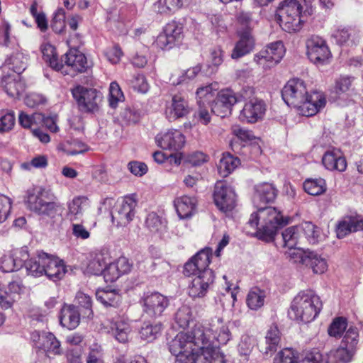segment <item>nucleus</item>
Wrapping results in <instances>:
<instances>
[{"instance_id":"obj_1","label":"nucleus","mask_w":363,"mask_h":363,"mask_svg":"<svg viewBox=\"0 0 363 363\" xmlns=\"http://www.w3.org/2000/svg\"><path fill=\"white\" fill-rule=\"evenodd\" d=\"M284 102L296 109L300 115L310 117L315 115L326 104V99L320 91L308 92L306 83L298 78L289 80L281 91Z\"/></svg>"},{"instance_id":"obj_2","label":"nucleus","mask_w":363,"mask_h":363,"mask_svg":"<svg viewBox=\"0 0 363 363\" xmlns=\"http://www.w3.org/2000/svg\"><path fill=\"white\" fill-rule=\"evenodd\" d=\"M201 337L195 335V326L189 333H178L169 342V350L176 356L175 363H211L210 357L213 350L204 347ZM213 363H222V358L216 352Z\"/></svg>"},{"instance_id":"obj_3","label":"nucleus","mask_w":363,"mask_h":363,"mask_svg":"<svg viewBox=\"0 0 363 363\" xmlns=\"http://www.w3.org/2000/svg\"><path fill=\"white\" fill-rule=\"evenodd\" d=\"M229 322H224L221 317H214L204 323L195 325V335L196 337H201L204 342L203 345L211 350H215L211 354V362L216 359V352L222 358V363H226L223 354L220 352L218 345L214 344L217 341L220 345H225L231 339V333L228 326Z\"/></svg>"},{"instance_id":"obj_4","label":"nucleus","mask_w":363,"mask_h":363,"mask_svg":"<svg viewBox=\"0 0 363 363\" xmlns=\"http://www.w3.org/2000/svg\"><path fill=\"white\" fill-rule=\"evenodd\" d=\"M257 212L252 213L247 224L252 228L257 229V236L259 239L270 242L274 239L277 229L287 223L281 211L276 208L259 207Z\"/></svg>"},{"instance_id":"obj_5","label":"nucleus","mask_w":363,"mask_h":363,"mask_svg":"<svg viewBox=\"0 0 363 363\" xmlns=\"http://www.w3.org/2000/svg\"><path fill=\"white\" fill-rule=\"evenodd\" d=\"M321 308L318 296L313 291H302L294 298L289 314L291 318L307 323L317 317Z\"/></svg>"},{"instance_id":"obj_6","label":"nucleus","mask_w":363,"mask_h":363,"mask_svg":"<svg viewBox=\"0 0 363 363\" xmlns=\"http://www.w3.org/2000/svg\"><path fill=\"white\" fill-rule=\"evenodd\" d=\"M303 5L299 0H284L277 10L280 26L288 33L299 31L303 26Z\"/></svg>"},{"instance_id":"obj_7","label":"nucleus","mask_w":363,"mask_h":363,"mask_svg":"<svg viewBox=\"0 0 363 363\" xmlns=\"http://www.w3.org/2000/svg\"><path fill=\"white\" fill-rule=\"evenodd\" d=\"M26 203L30 211L49 217H54L60 208V204L52 201L50 191L43 187L28 190Z\"/></svg>"},{"instance_id":"obj_8","label":"nucleus","mask_w":363,"mask_h":363,"mask_svg":"<svg viewBox=\"0 0 363 363\" xmlns=\"http://www.w3.org/2000/svg\"><path fill=\"white\" fill-rule=\"evenodd\" d=\"M358 342V329L353 326L349 327L343 335L340 347L330 350L326 354L325 363H348L356 352Z\"/></svg>"},{"instance_id":"obj_9","label":"nucleus","mask_w":363,"mask_h":363,"mask_svg":"<svg viewBox=\"0 0 363 363\" xmlns=\"http://www.w3.org/2000/svg\"><path fill=\"white\" fill-rule=\"evenodd\" d=\"M252 94V88H243L238 94L226 89L220 91L211 105V112L218 116L224 118L231 113L233 106L242 99L250 98Z\"/></svg>"},{"instance_id":"obj_10","label":"nucleus","mask_w":363,"mask_h":363,"mask_svg":"<svg viewBox=\"0 0 363 363\" xmlns=\"http://www.w3.org/2000/svg\"><path fill=\"white\" fill-rule=\"evenodd\" d=\"M72 94L81 111L94 113L100 110L103 96L96 89L78 85L72 89Z\"/></svg>"},{"instance_id":"obj_11","label":"nucleus","mask_w":363,"mask_h":363,"mask_svg":"<svg viewBox=\"0 0 363 363\" xmlns=\"http://www.w3.org/2000/svg\"><path fill=\"white\" fill-rule=\"evenodd\" d=\"M139 303L144 315L150 318L161 317L169 305L168 298L157 291L144 292Z\"/></svg>"},{"instance_id":"obj_12","label":"nucleus","mask_w":363,"mask_h":363,"mask_svg":"<svg viewBox=\"0 0 363 363\" xmlns=\"http://www.w3.org/2000/svg\"><path fill=\"white\" fill-rule=\"evenodd\" d=\"M136 205L137 201L133 196L118 201L111 214L113 223L118 228L130 224L135 217Z\"/></svg>"},{"instance_id":"obj_13","label":"nucleus","mask_w":363,"mask_h":363,"mask_svg":"<svg viewBox=\"0 0 363 363\" xmlns=\"http://www.w3.org/2000/svg\"><path fill=\"white\" fill-rule=\"evenodd\" d=\"M285 49L281 41L268 45L254 57L255 62L264 69H268L277 65L283 58Z\"/></svg>"},{"instance_id":"obj_14","label":"nucleus","mask_w":363,"mask_h":363,"mask_svg":"<svg viewBox=\"0 0 363 363\" xmlns=\"http://www.w3.org/2000/svg\"><path fill=\"white\" fill-rule=\"evenodd\" d=\"M183 37V28L176 21L166 24L162 32L157 37L154 45L162 50H169L176 46Z\"/></svg>"},{"instance_id":"obj_15","label":"nucleus","mask_w":363,"mask_h":363,"mask_svg":"<svg viewBox=\"0 0 363 363\" xmlns=\"http://www.w3.org/2000/svg\"><path fill=\"white\" fill-rule=\"evenodd\" d=\"M213 199L216 206L223 212L232 211L236 205V194L225 182H218L214 188Z\"/></svg>"},{"instance_id":"obj_16","label":"nucleus","mask_w":363,"mask_h":363,"mask_svg":"<svg viewBox=\"0 0 363 363\" xmlns=\"http://www.w3.org/2000/svg\"><path fill=\"white\" fill-rule=\"evenodd\" d=\"M253 94L254 90L252 89V94L250 98L244 99L247 101L239 115V119L242 122L255 123L262 120L265 114L266 106L264 102L257 98L252 97Z\"/></svg>"},{"instance_id":"obj_17","label":"nucleus","mask_w":363,"mask_h":363,"mask_svg":"<svg viewBox=\"0 0 363 363\" xmlns=\"http://www.w3.org/2000/svg\"><path fill=\"white\" fill-rule=\"evenodd\" d=\"M30 340L35 347L43 350L48 356L61 354L60 341L50 332L34 330L30 333Z\"/></svg>"},{"instance_id":"obj_18","label":"nucleus","mask_w":363,"mask_h":363,"mask_svg":"<svg viewBox=\"0 0 363 363\" xmlns=\"http://www.w3.org/2000/svg\"><path fill=\"white\" fill-rule=\"evenodd\" d=\"M307 55L315 65H323L330 58L331 53L324 39L312 36L306 42Z\"/></svg>"},{"instance_id":"obj_19","label":"nucleus","mask_w":363,"mask_h":363,"mask_svg":"<svg viewBox=\"0 0 363 363\" xmlns=\"http://www.w3.org/2000/svg\"><path fill=\"white\" fill-rule=\"evenodd\" d=\"M189 283L188 294L193 298H203L214 282L213 271H204L203 274L193 275Z\"/></svg>"},{"instance_id":"obj_20","label":"nucleus","mask_w":363,"mask_h":363,"mask_svg":"<svg viewBox=\"0 0 363 363\" xmlns=\"http://www.w3.org/2000/svg\"><path fill=\"white\" fill-rule=\"evenodd\" d=\"M212 252L210 248H205L198 252L184 266V274L186 276L203 274L204 271H212L208 268Z\"/></svg>"},{"instance_id":"obj_21","label":"nucleus","mask_w":363,"mask_h":363,"mask_svg":"<svg viewBox=\"0 0 363 363\" xmlns=\"http://www.w3.org/2000/svg\"><path fill=\"white\" fill-rule=\"evenodd\" d=\"M157 145L163 150L178 151L185 143L184 135L177 130H169L155 137Z\"/></svg>"},{"instance_id":"obj_22","label":"nucleus","mask_w":363,"mask_h":363,"mask_svg":"<svg viewBox=\"0 0 363 363\" xmlns=\"http://www.w3.org/2000/svg\"><path fill=\"white\" fill-rule=\"evenodd\" d=\"M190 113V107L184 95L179 94L172 96L171 104L167 106L165 114L169 121L185 117Z\"/></svg>"},{"instance_id":"obj_23","label":"nucleus","mask_w":363,"mask_h":363,"mask_svg":"<svg viewBox=\"0 0 363 363\" xmlns=\"http://www.w3.org/2000/svg\"><path fill=\"white\" fill-rule=\"evenodd\" d=\"M131 331L130 322L123 318L118 317L110 323L108 333L120 343L129 341Z\"/></svg>"},{"instance_id":"obj_24","label":"nucleus","mask_w":363,"mask_h":363,"mask_svg":"<svg viewBox=\"0 0 363 363\" xmlns=\"http://www.w3.org/2000/svg\"><path fill=\"white\" fill-rule=\"evenodd\" d=\"M90 207V201L85 196H77L67 202V218L70 222L79 221Z\"/></svg>"},{"instance_id":"obj_25","label":"nucleus","mask_w":363,"mask_h":363,"mask_svg":"<svg viewBox=\"0 0 363 363\" xmlns=\"http://www.w3.org/2000/svg\"><path fill=\"white\" fill-rule=\"evenodd\" d=\"M322 163L325 169L330 171L344 172L347 168L346 160L337 148L327 150L323 155Z\"/></svg>"},{"instance_id":"obj_26","label":"nucleus","mask_w":363,"mask_h":363,"mask_svg":"<svg viewBox=\"0 0 363 363\" xmlns=\"http://www.w3.org/2000/svg\"><path fill=\"white\" fill-rule=\"evenodd\" d=\"M358 230H363V218L356 216H345L342 218L336 226V234L338 238H343L348 234Z\"/></svg>"},{"instance_id":"obj_27","label":"nucleus","mask_w":363,"mask_h":363,"mask_svg":"<svg viewBox=\"0 0 363 363\" xmlns=\"http://www.w3.org/2000/svg\"><path fill=\"white\" fill-rule=\"evenodd\" d=\"M277 189L272 184L261 183L255 186L253 203L257 208L261 204L273 202L277 196Z\"/></svg>"},{"instance_id":"obj_28","label":"nucleus","mask_w":363,"mask_h":363,"mask_svg":"<svg viewBox=\"0 0 363 363\" xmlns=\"http://www.w3.org/2000/svg\"><path fill=\"white\" fill-rule=\"evenodd\" d=\"M174 205L181 219L189 218L196 211L197 199L194 196L184 195L176 198Z\"/></svg>"},{"instance_id":"obj_29","label":"nucleus","mask_w":363,"mask_h":363,"mask_svg":"<svg viewBox=\"0 0 363 363\" xmlns=\"http://www.w3.org/2000/svg\"><path fill=\"white\" fill-rule=\"evenodd\" d=\"M45 275L49 279L57 281L67 272L66 266L62 259L48 254L45 262Z\"/></svg>"},{"instance_id":"obj_30","label":"nucleus","mask_w":363,"mask_h":363,"mask_svg":"<svg viewBox=\"0 0 363 363\" xmlns=\"http://www.w3.org/2000/svg\"><path fill=\"white\" fill-rule=\"evenodd\" d=\"M64 60L65 65L76 72H84L89 67L86 56L78 49H69Z\"/></svg>"},{"instance_id":"obj_31","label":"nucleus","mask_w":363,"mask_h":363,"mask_svg":"<svg viewBox=\"0 0 363 363\" xmlns=\"http://www.w3.org/2000/svg\"><path fill=\"white\" fill-rule=\"evenodd\" d=\"M351 84V79L348 77H340L336 79L331 98L340 106L347 105V101L349 99L348 91Z\"/></svg>"},{"instance_id":"obj_32","label":"nucleus","mask_w":363,"mask_h":363,"mask_svg":"<svg viewBox=\"0 0 363 363\" xmlns=\"http://www.w3.org/2000/svg\"><path fill=\"white\" fill-rule=\"evenodd\" d=\"M108 259V257L103 253L91 254L84 269V274L96 276L102 274Z\"/></svg>"},{"instance_id":"obj_33","label":"nucleus","mask_w":363,"mask_h":363,"mask_svg":"<svg viewBox=\"0 0 363 363\" xmlns=\"http://www.w3.org/2000/svg\"><path fill=\"white\" fill-rule=\"evenodd\" d=\"M80 315L77 308L72 305H64L61 309L60 323L69 330L76 328L79 323Z\"/></svg>"},{"instance_id":"obj_34","label":"nucleus","mask_w":363,"mask_h":363,"mask_svg":"<svg viewBox=\"0 0 363 363\" xmlns=\"http://www.w3.org/2000/svg\"><path fill=\"white\" fill-rule=\"evenodd\" d=\"M48 253L38 252L36 256L30 258L25 264L27 274L33 277H40L45 272V262Z\"/></svg>"},{"instance_id":"obj_35","label":"nucleus","mask_w":363,"mask_h":363,"mask_svg":"<svg viewBox=\"0 0 363 363\" xmlns=\"http://www.w3.org/2000/svg\"><path fill=\"white\" fill-rule=\"evenodd\" d=\"M255 40L250 32H244L235 45L231 53V57L237 60L249 54L253 50Z\"/></svg>"},{"instance_id":"obj_36","label":"nucleus","mask_w":363,"mask_h":363,"mask_svg":"<svg viewBox=\"0 0 363 363\" xmlns=\"http://www.w3.org/2000/svg\"><path fill=\"white\" fill-rule=\"evenodd\" d=\"M182 6L181 0H157L152 6V11L160 16H169Z\"/></svg>"},{"instance_id":"obj_37","label":"nucleus","mask_w":363,"mask_h":363,"mask_svg":"<svg viewBox=\"0 0 363 363\" xmlns=\"http://www.w3.org/2000/svg\"><path fill=\"white\" fill-rule=\"evenodd\" d=\"M281 340V333L277 325H270L265 335V347L264 353L266 354H272L274 353Z\"/></svg>"},{"instance_id":"obj_38","label":"nucleus","mask_w":363,"mask_h":363,"mask_svg":"<svg viewBox=\"0 0 363 363\" xmlns=\"http://www.w3.org/2000/svg\"><path fill=\"white\" fill-rule=\"evenodd\" d=\"M1 84L6 94L12 97L20 96L24 91L23 83L17 79L15 76H4L1 79Z\"/></svg>"},{"instance_id":"obj_39","label":"nucleus","mask_w":363,"mask_h":363,"mask_svg":"<svg viewBox=\"0 0 363 363\" xmlns=\"http://www.w3.org/2000/svg\"><path fill=\"white\" fill-rule=\"evenodd\" d=\"M304 266L312 269L314 274H323L328 269L326 259L314 251H309Z\"/></svg>"},{"instance_id":"obj_40","label":"nucleus","mask_w":363,"mask_h":363,"mask_svg":"<svg viewBox=\"0 0 363 363\" xmlns=\"http://www.w3.org/2000/svg\"><path fill=\"white\" fill-rule=\"evenodd\" d=\"M240 164V160L229 153H224L218 164V173L225 177L233 172Z\"/></svg>"},{"instance_id":"obj_41","label":"nucleus","mask_w":363,"mask_h":363,"mask_svg":"<svg viewBox=\"0 0 363 363\" xmlns=\"http://www.w3.org/2000/svg\"><path fill=\"white\" fill-rule=\"evenodd\" d=\"M162 330V325L160 323L144 322L139 331L140 337L143 340L151 342L159 337Z\"/></svg>"},{"instance_id":"obj_42","label":"nucleus","mask_w":363,"mask_h":363,"mask_svg":"<svg viewBox=\"0 0 363 363\" xmlns=\"http://www.w3.org/2000/svg\"><path fill=\"white\" fill-rule=\"evenodd\" d=\"M281 244L283 247L292 249L295 247L301 238V229L298 225L286 228L281 233Z\"/></svg>"},{"instance_id":"obj_43","label":"nucleus","mask_w":363,"mask_h":363,"mask_svg":"<svg viewBox=\"0 0 363 363\" xmlns=\"http://www.w3.org/2000/svg\"><path fill=\"white\" fill-rule=\"evenodd\" d=\"M266 298V291L258 287L252 288L246 298L247 306L252 310H257L264 303Z\"/></svg>"},{"instance_id":"obj_44","label":"nucleus","mask_w":363,"mask_h":363,"mask_svg":"<svg viewBox=\"0 0 363 363\" xmlns=\"http://www.w3.org/2000/svg\"><path fill=\"white\" fill-rule=\"evenodd\" d=\"M43 58L48 65L55 70H60L64 65L59 62L55 48L49 43H45L41 46Z\"/></svg>"},{"instance_id":"obj_45","label":"nucleus","mask_w":363,"mask_h":363,"mask_svg":"<svg viewBox=\"0 0 363 363\" xmlns=\"http://www.w3.org/2000/svg\"><path fill=\"white\" fill-rule=\"evenodd\" d=\"M304 191L312 196H319L327 190L326 182L323 178L307 179L303 182Z\"/></svg>"},{"instance_id":"obj_46","label":"nucleus","mask_w":363,"mask_h":363,"mask_svg":"<svg viewBox=\"0 0 363 363\" xmlns=\"http://www.w3.org/2000/svg\"><path fill=\"white\" fill-rule=\"evenodd\" d=\"M96 298L106 307H116L121 301V295L116 290L99 289L96 292Z\"/></svg>"},{"instance_id":"obj_47","label":"nucleus","mask_w":363,"mask_h":363,"mask_svg":"<svg viewBox=\"0 0 363 363\" xmlns=\"http://www.w3.org/2000/svg\"><path fill=\"white\" fill-rule=\"evenodd\" d=\"M145 225L153 233H162L166 230L167 222L157 213H149L145 220Z\"/></svg>"},{"instance_id":"obj_48","label":"nucleus","mask_w":363,"mask_h":363,"mask_svg":"<svg viewBox=\"0 0 363 363\" xmlns=\"http://www.w3.org/2000/svg\"><path fill=\"white\" fill-rule=\"evenodd\" d=\"M216 84H208L199 88L196 92L198 105L209 104L216 94Z\"/></svg>"},{"instance_id":"obj_49","label":"nucleus","mask_w":363,"mask_h":363,"mask_svg":"<svg viewBox=\"0 0 363 363\" xmlns=\"http://www.w3.org/2000/svg\"><path fill=\"white\" fill-rule=\"evenodd\" d=\"M9 69L20 74L26 68L27 58L23 53L13 54L6 62Z\"/></svg>"},{"instance_id":"obj_50","label":"nucleus","mask_w":363,"mask_h":363,"mask_svg":"<svg viewBox=\"0 0 363 363\" xmlns=\"http://www.w3.org/2000/svg\"><path fill=\"white\" fill-rule=\"evenodd\" d=\"M194 316L191 308L184 305L181 306L176 312L174 320L179 327L185 328L189 326L191 321H193Z\"/></svg>"},{"instance_id":"obj_51","label":"nucleus","mask_w":363,"mask_h":363,"mask_svg":"<svg viewBox=\"0 0 363 363\" xmlns=\"http://www.w3.org/2000/svg\"><path fill=\"white\" fill-rule=\"evenodd\" d=\"M95 225L96 223H94L91 226H86L83 220L81 222H71L72 234L77 239L82 240H87L90 238V231Z\"/></svg>"},{"instance_id":"obj_52","label":"nucleus","mask_w":363,"mask_h":363,"mask_svg":"<svg viewBox=\"0 0 363 363\" xmlns=\"http://www.w3.org/2000/svg\"><path fill=\"white\" fill-rule=\"evenodd\" d=\"M143 112L135 107H128L120 114L121 119L125 125L135 124L140 121Z\"/></svg>"},{"instance_id":"obj_53","label":"nucleus","mask_w":363,"mask_h":363,"mask_svg":"<svg viewBox=\"0 0 363 363\" xmlns=\"http://www.w3.org/2000/svg\"><path fill=\"white\" fill-rule=\"evenodd\" d=\"M63 150L68 155H76L88 151L89 147L83 142L73 139L63 144Z\"/></svg>"},{"instance_id":"obj_54","label":"nucleus","mask_w":363,"mask_h":363,"mask_svg":"<svg viewBox=\"0 0 363 363\" xmlns=\"http://www.w3.org/2000/svg\"><path fill=\"white\" fill-rule=\"evenodd\" d=\"M347 327V319L344 317L335 318L328 327V332L330 336L340 337Z\"/></svg>"},{"instance_id":"obj_55","label":"nucleus","mask_w":363,"mask_h":363,"mask_svg":"<svg viewBox=\"0 0 363 363\" xmlns=\"http://www.w3.org/2000/svg\"><path fill=\"white\" fill-rule=\"evenodd\" d=\"M332 37L335 40V42L341 45H352L354 43L352 32L346 28H339L334 31Z\"/></svg>"},{"instance_id":"obj_56","label":"nucleus","mask_w":363,"mask_h":363,"mask_svg":"<svg viewBox=\"0 0 363 363\" xmlns=\"http://www.w3.org/2000/svg\"><path fill=\"white\" fill-rule=\"evenodd\" d=\"M298 353L291 348H284L279 351L274 359V363H297Z\"/></svg>"},{"instance_id":"obj_57","label":"nucleus","mask_w":363,"mask_h":363,"mask_svg":"<svg viewBox=\"0 0 363 363\" xmlns=\"http://www.w3.org/2000/svg\"><path fill=\"white\" fill-rule=\"evenodd\" d=\"M15 124L14 113L9 110L0 111V133L11 130Z\"/></svg>"},{"instance_id":"obj_58","label":"nucleus","mask_w":363,"mask_h":363,"mask_svg":"<svg viewBox=\"0 0 363 363\" xmlns=\"http://www.w3.org/2000/svg\"><path fill=\"white\" fill-rule=\"evenodd\" d=\"M9 252L12 256L17 269H21L23 265L25 266L26 262L29 259V254L27 247L16 248L9 251Z\"/></svg>"},{"instance_id":"obj_59","label":"nucleus","mask_w":363,"mask_h":363,"mask_svg":"<svg viewBox=\"0 0 363 363\" xmlns=\"http://www.w3.org/2000/svg\"><path fill=\"white\" fill-rule=\"evenodd\" d=\"M298 226L301 229V235L304 233L309 242L314 244L318 242L320 232L315 225L311 222H305Z\"/></svg>"},{"instance_id":"obj_60","label":"nucleus","mask_w":363,"mask_h":363,"mask_svg":"<svg viewBox=\"0 0 363 363\" xmlns=\"http://www.w3.org/2000/svg\"><path fill=\"white\" fill-rule=\"evenodd\" d=\"M124 96L119 85L115 82H111L109 87V106L115 108L118 106V103L122 102Z\"/></svg>"},{"instance_id":"obj_61","label":"nucleus","mask_w":363,"mask_h":363,"mask_svg":"<svg viewBox=\"0 0 363 363\" xmlns=\"http://www.w3.org/2000/svg\"><path fill=\"white\" fill-rule=\"evenodd\" d=\"M51 28L56 33H62L65 28V11L63 9H58L53 16Z\"/></svg>"},{"instance_id":"obj_62","label":"nucleus","mask_w":363,"mask_h":363,"mask_svg":"<svg viewBox=\"0 0 363 363\" xmlns=\"http://www.w3.org/2000/svg\"><path fill=\"white\" fill-rule=\"evenodd\" d=\"M255 339L253 336L244 335L242 336L238 345V351L241 355H249L254 346L255 345Z\"/></svg>"},{"instance_id":"obj_63","label":"nucleus","mask_w":363,"mask_h":363,"mask_svg":"<svg viewBox=\"0 0 363 363\" xmlns=\"http://www.w3.org/2000/svg\"><path fill=\"white\" fill-rule=\"evenodd\" d=\"M289 250V251L287 252L288 256L294 262L299 263L303 265L305 264L310 250H303L301 248H296V247Z\"/></svg>"},{"instance_id":"obj_64","label":"nucleus","mask_w":363,"mask_h":363,"mask_svg":"<svg viewBox=\"0 0 363 363\" xmlns=\"http://www.w3.org/2000/svg\"><path fill=\"white\" fill-rule=\"evenodd\" d=\"M102 274L106 282H113L121 277L115 262L107 263Z\"/></svg>"}]
</instances>
